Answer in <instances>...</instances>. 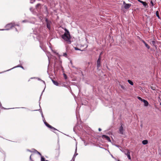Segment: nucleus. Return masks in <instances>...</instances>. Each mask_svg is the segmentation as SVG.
<instances>
[{
    "label": "nucleus",
    "mask_w": 161,
    "mask_h": 161,
    "mask_svg": "<svg viewBox=\"0 0 161 161\" xmlns=\"http://www.w3.org/2000/svg\"><path fill=\"white\" fill-rule=\"evenodd\" d=\"M38 153L40 155H41V154L39 152H38Z\"/></svg>",
    "instance_id": "obj_33"
},
{
    "label": "nucleus",
    "mask_w": 161,
    "mask_h": 161,
    "mask_svg": "<svg viewBox=\"0 0 161 161\" xmlns=\"http://www.w3.org/2000/svg\"><path fill=\"white\" fill-rule=\"evenodd\" d=\"M75 49L76 50H79V49L78 48H77V47H75Z\"/></svg>",
    "instance_id": "obj_27"
},
{
    "label": "nucleus",
    "mask_w": 161,
    "mask_h": 161,
    "mask_svg": "<svg viewBox=\"0 0 161 161\" xmlns=\"http://www.w3.org/2000/svg\"><path fill=\"white\" fill-rule=\"evenodd\" d=\"M45 21L47 23V27L49 29H50V25L51 24V21H49L47 18L45 19Z\"/></svg>",
    "instance_id": "obj_3"
},
{
    "label": "nucleus",
    "mask_w": 161,
    "mask_h": 161,
    "mask_svg": "<svg viewBox=\"0 0 161 161\" xmlns=\"http://www.w3.org/2000/svg\"><path fill=\"white\" fill-rule=\"evenodd\" d=\"M150 3H151V4H152V6H154V4L153 3V1H152V0H151V2H150Z\"/></svg>",
    "instance_id": "obj_23"
},
{
    "label": "nucleus",
    "mask_w": 161,
    "mask_h": 161,
    "mask_svg": "<svg viewBox=\"0 0 161 161\" xmlns=\"http://www.w3.org/2000/svg\"><path fill=\"white\" fill-rule=\"evenodd\" d=\"M65 33L61 35L62 38L66 42H67L68 44L71 43L70 40L71 36L69 31L66 28L64 29Z\"/></svg>",
    "instance_id": "obj_1"
},
{
    "label": "nucleus",
    "mask_w": 161,
    "mask_h": 161,
    "mask_svg": "<svg viewBox=\"0 0 161 161\" xmlns=\"http://www.w3.org/2000/svg\"><path fill=\"white\" fill-rule=\"evenodd\" d=\"M141 3L145 7H146V6H147V4L145 2L142 1Z\"/></svg>",
    "instance_id": "obj_15"
},
{
    "label": "nucleus",
    "mask_w": 161,
    "mask_h": 161,
    "mask_svg": "<svg viewBox=\"0 0 161 161\" xmlns=\"http://www.w3.org/2000/svg\"><path fill=\"white\" fill-rule=\"evenodd\" d=\"M102 54V52L100 53V55L99 57V58L97 61V69H98L99 67L101 66V55Z\"/></svg>",
    "instance_id": "obj_2"
},
{
    "label": "nucleus",
    "mask_w": 161,
    "mask_h": 161,
    "mask_svg": "<svg viewBox=\"0 0 161 161\" xmlns=\"http://www.w3.org/2000/svg\"><path fill=\"white\" fill-rule=\"evenodd\" d=\"M63 56L66 57H67V54L66 53H63Z\"/></svg>",
    "instance_id": "obj_21"
},
{
    "label": "nucleus",
    "mask_w": 161,
    "mask_h": 161,
    "mask_svg": "<svg viewBox=\"0 0 161 161\" xmlns=\"http://www.w3.org/2000/svg\"><path fill=\"white\" fill-rule=\"evenodd\" d=\"M102 138L103 139H105L107 140H108L109 142H111V141L110 139V138L109 136H107L106 135H103L102 136Z\"/></svg>",
    "instance_id": "obj_5"
},
{
    "label": "nucleus",
    "mask_w": 161,
    "mask_h": 161,
    "mask_svg": "<svg viewBox=\"0 0 161 161\" xmlns=\"http://www.w3.org/2000/svg\"><path fill=\"white\" fill-rule=\"evenodd\" d=\"M128 82L131 85H133V82L131 81V80H128Z\"/></svg>",
    "instance_id": "obj_16"
},
{
    "label": "nucleus",
    "mask_w": 161,
    "mask_h": 161,
    "mask_svg": "<svg viewBox=\"0 0 161 161\" xmlns=\"http://www.w3.org/2000/svg\"><path fill=\"white\" fill-rule=\"evenodd\" d=\"M20 65H19L17 66V67H20Z\"/></svg>",
    "instance_id": "obj_32"
},
{
    "label": "nucleus",
    "mask_w": 161,
    "mask_h": 161,
    "mask_svg": "<svg viewBox=\"0 0 161 161\" xmlns=\"http://www.w3.org/2000/svg\"><path fill=\"white\" fill-rule=\"evenodd\" d=\"M20 67L22 68V69H24V67L22 66V65H20Z\"/></svg>",
    "instance_id": "obj_30"
},
{
    "label": "nucleus",
    "mask_w": 161,
    "mask_h": 161,
    "mask_svg": "<svg viewBox=\"0 0 161 161\" xmlns=\"http://www.w3.org/2000/svg\"><path fill=\"white\" fill-rule=\"evenodd\" d=\"M145 46L148 49H149L150 48V46L148 45L147 43H146L145 44Z\"/></svg>",
    "instance_id": "obj_18"
},
{
    "label": "nucleus",
    "mask_w": 161,
    "mask_h": 161,
    "mask_svg": "<svg viewBox=\"0 0 161 161\" xmlns=\"http://www.w3.org/2000/svg\"><path fill=\"white\" fill-rule=\"evenodd\" d=\"M46 9H47V7L46 6Z\"/></svg>",
    "instance_id": "obj_34"
},
{
    "label": "nucleus",
    "mask_w": 161,
    "mask_h": 161,
    "mask_svg": "<svg viewBox=\"0 0 161 161\" xmlns=\"http://www.w3.org/2000/svg\"><path fill=\"white\" fill-rule=\"evenodd\" d=\"M120 86H121V88L122 89H124V90L125 89V87H124V86H123L122 85H120Z\"/></svg>",
    "instance_id": "obj_22"
},
{
    "label": "nucleus",
    "mask_w": 161,
    "mask_h": 161,
    "mask_svg": "<svg viewBox=\"0 0 161 161\" xmlns=\"http://www.w3.org/2000/svg\"><path fill=\"white\" fill-rule=\"evenodd\" d=\"M141 41L144 44L146 43V42L144 40H142Z\"/></svg>",
    "instance_id": "obj_25"
},
{
    "label": "nucleus",
    "mask_w": 161,
    "mask_h": 161,
    "mask_svg": "<svg viewBox=\"0 0 161 161\" xmlns=\"http://www.w3.org/2000/svg\"><path fill=\"white\" fill-rule=\"evenodd\" d=\"M152 44L153 46H154L156 49H157V46L156 44V43L155 41H152Z\"/></svg>",
    "instance_id": "obj_9"
},
{
    "label": "nucleus",
    "mask_w": 161,
    "mask_h": 161,
    "mask_svg": "<svg viewBox=\"0 0 161 161\" xmlns=\"http://www.w3.org/2000/svg\"><path fill=\"white\" fill-rule=\"evenodd\" d=\"M160 105H161V103H160Z\"/></svg>",
    "instance_id": "obj_35"
},
{
    "label": "nucleus",
    "mask_w": 161,
    "mask_h": 161,
    "mask_svg": "<svg viewBox=\"0 0 161 161\" xmlns=\"http://www.w3.org/2000/svg\"><path fill=\"white\" fill-rule=\"evenodd\" d=\"M138 99H139V100L141 101H143V100H144V99H142V98L139 97H137Z\"/></svg>",
    "instance_id": "obj_20"
},
{
    "label": "nucleus",
    "mask_w": 161,
    "mask_h": 161,
    "mask_svg": "<svg viewBox=\"0 0 161 161\" xmlns=\"http://www.w3.org/2000/svg\"><path fill=\"white\" fill-rule=\"evenodd\" d=\"M98 130H99V131H101V128H99L98 129Z\"/></svg>",
    "instance_id": "obj_31"
},
{
    "label": "nucleus",
    "mask_w": 161,
    "mask_h": 161,
    "mask_svg": "<svg viewBox=\"0 0 161 161\" xmlns=\"http://www.w3.org/2000/svg\"><path fill=\"white\" fill-rule=\"evenodd\" d=\"M51 129H53L54 130H57V129H56L55 128H54L53 127V128H51Z\"/></svg>",
    "instance_id": "obj_28"
},
{
    "label": "nucleus",
    "mask_w": 161,
    "mask_h": 161,
    "mask_svg": "<svg viewBox=\"0 0 161 161\" xmlns=\"http://www.w3.org/2000/svg\"><path fill=\"white\" fill-rule=\"evenodd\" d=\"M14 26V24L11 23L10 24H8L6 26V27L8 28L6 30H9L11 28H12Z\"/></svg>",
    "instance_id": "obj_4"
},
{
    "label": "nucleus",
    "mask_w": 161,
    "mask_h": 161,
    "mask_svg": "<svg viewBox=\"0 0 161 161\" xmlns=\"http://www.w3.org/2000/svg\"><path fill=\"white\" fill-rule=\"evenodd\" d=\"M42 6V5L40 3H38L36 6V9L38 10L39 9H40Z\"/></svg>",
    "instance_id": "obj_10"
},
{
    "label": "nucleus",
    "mask_w": 161,
    "mask_h": 161,
    "mask_svg": "<svg viewBox=\"0 0 161 161\" xmlns=\"http://www.w3.org/2000/svg\"><path fill=\"white\" fill-rule=\"evenodd\" d=\"M36 0H31V3H33Z\"/></svg>",
    "instance_id": "obj_24"
},
{
    "label": "nucleus",
    "mask_w": 161,
    "mask_h": 161,
    "mask_svg": "<svg viewBox=\"0 0 161 161\" xmlns=\"http://www.w3.org/2000/svg\"><path fill=\"white\" fill-rule=\"evenodd\" d=\"M123 130H124L123 127L122 126V125H121L119 128V133L121 134H123V133H124Z\"/></svg>",
    "instance_id": "obj_7"
},
{
    "label": "nucleus",
    "mask_w": 161,
    "mask_h": 161,
    "mask_svg": "<svg viewBox=\"0 0 161 161\" xmlns=\"http://www.w3.org/2000/svg\"><path fill=\"white\" fill-rule=\"evenodd\" d=\"M44 124L45 125L47 126L49 128H53V127L51 125H49L48 123H47L46 122H44Z\"/></svg>",
    "instance_id": "obj_12"
},
{
    "label": "nucleus",
    "mask_w": 161,
    "mask_h": 161,
    "mask_svg": "<svg viewBox=\"0 0 161 161\" xmlns=\"http://www.w3.org/2000/svg\"><path fill=\"white\" fill-rule=\"evenodd\" d=\"M142 143L143 145H146L148 143V141L147 140H144L142 141Z\"/></svg>",
    "instance_id": "obj_14"
},
{
    "label": "nucleus",
    "mask_w": 161,
    "mask_h": 161,
    "mask_svg": "<svg viewBox=\"0 0 161 161\" xmlns=\"http://www.w3.org/2000/svg\"><path fill=\"white\" fill-rule=\"evenodd\" d=\"M138 0V1L139 2H140V3H142V1H141V0Z\"/></svg>",
    "instance_id": "obj_29"
},
{
    "label": "nucleus",
    "mask_w": 161,
    "mask_h": 161,
    "mask_svg": "<svg viewBox=\"0 0 161 161\" xmlns=\"http://www.w3.org/2000/svg\"><path fill=\"white\" fill-rule=\"evenodd\" d=\"M52 81L53 82V83L56 86L58 85L59 83L57 81L54 80L52 79Z\"/></svg>",
    "instance_id": "obj_13"
},
{
    "label": "nucleus",
    "mask_w": 161,
    "mask_h": 161,
    "mask_svg": "<svg viewBox=\"0 0 161 161\" xmlns=\"http://www.w3.org/2000/svg\"><path fill=\"white\" fill-rule=\"evenodd\" d=\"M156 16H157V17H158V18H160L159 16V12L158 11H156Z\"/></svg>",
    "instance_id": "obj_17"
},
{
    "label": "nucleus",
    "mask_w": 161,
    "mask_h": 161,
    "mask_svg": "<svg viewBox=\"0 0 161 161\" xmlns=\"http://www.w3.org/2000/svg\"><path fill=\"white\" fill-rule=\"evenodd\" d=\"M124 3L125 4L124 8L125 9H128L131 6V4L125 3V2H124Z\"/></svg>",
    "instance_id": "obj_6"
},
{
    "label": "nucleus",
    "mask_w": 161,
    "mask_h": 161,
    "mask_svg": "<svg viewBox=\"0 0 161 161\" xmlns=\"http://www.w3.org/2000/svg\"><path fill=\"white\" fill-rule=\"evenodd\" d=\"M144 103V105L145 106H147L148 105V102L144 99L143 100V101H142Z\"/></svg>",
    "instance_id": "obj_11"
},
{
    "label": "nucleus",
    "mask_w": 161,
    "mask_h": 161,
    "mask_svg": "<svg viewBox=\"0 0 161 161\" xmlns=\"http://www.w3.org/2000/svg\"><path fill=\"white\" fill-rule=\"evenodd\" d=\"M63 75H64V79H67V76L66 75L65 73H64Z\"/></svg>",
    "instance_id": "obj_19"
},
{
    "label": "nucleus",
    "mask_w": 161,
    "mask_h": 161,
    "mask_svg": "<svg viewBox=\"0 0 161 161\" xmlns=\"http://www.w3.org/2000/svg\"><path fill=\"white\" fill-rule=\"evenodd\" d=\"M125 154L127 156L129 159H131V157L130 155V152L129 150H127L126 153H125Z\"/></svg>",
    "instance_id": "obj_8"
},
{
    "label": "nucleus",
    "mask_w": 161,
    "mask_h": 161,
    "mask_svg": "<svg viewBox=\"0 0 161 161\" xmlns=\"http://www.w3.org/2000/svg\"><path fill=\"white\" fill-rule=\"evenodd\" d=\"M151 88L153 90H154L155 89L154 88V87L153 86H151Z\"/></svg>",
    "instance_id": "obj_26"
}]
</instances>
